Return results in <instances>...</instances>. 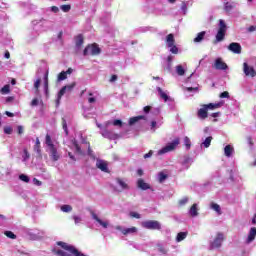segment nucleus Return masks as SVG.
Returning <instances> with one entry per match:
<instances>
[{"label":"nucleus","instance_id":"9","mask_svg":"<svg viewBox=\"0 0 256 256\" xmlns=\"http://www.w3.org/2000/svg\"><path fill=\"white\" fill-rule=\"evenodd\" d=\"M96 167L100 169V171H103V173H109V164H107V161L97 160Z\"/></svg>","mask_w":256,"mask_h":256},{"label":"nucleus","instance_id":"37","mask_svg":"<svg viewBox=\"0 0 256 256\" xmlns=\"http://www.w3.org/2000/svg\"><path fill=\"white\" fill-rule=\"evenodd\" d=\"M176 73L177 75H180V76L185 75V69L183 68V66L181 65L176 66Z\"/></svg>","mask_w":256,"mask_h":256},{"label":"nucleus","instance_id":"31","mask_svg":"<svg viewBox=\"0 0 256 256\" xmlns=\"http://www.w3.org/2000/svg\"><path fill=\"white\" fill-rule=\"evenodd\" d=\"M46 145L49 147V149L55 147V144H53V141L51 140V136L49 134L46 135Z\"/></svg>","mask_w":256,"mask_h":256},{"label":"nucleus","instance_id":"7","mask_svg":"<svg viewBox=\"0 0 256 256\" xmlns=\"http://www.w3.org/2000/svg\"><path fill=\"white\" fill-rule=\"evenodd\" d=\"M228 50L231 51L232 53H235L236 55H241V51H242L241 44L237 42H232L229 44Z\"/></svg>","mask_w":256,"mask_h":256},{"label":"nucleus","instance_id":"56","mask_svg":"<svg viewBox=\"0 0 256 256\" xmlns=\"http://www.w3.org/2000/svg\"><path fill=\"white\" fill-rule=\"evenodd\" d=\"M51 11H52V13H59V7H57V6H52V7H51Z\"/></svg>","mask_w":256,"mask_h":256},{"label":"nucleus","instance_id":"33","mask_svg":"<svg viewBox=\"0 0 256 256\" xmlns=\"http://www.w3.org/2000/svg\"><path fill=\"white\" fill-rule=\"evenodd\" d=\"M61 211H63V213H71V211H73V207H71V205H62Z\"/></svg>","mask_w":256,"mask_h":256},{"label":"nucleus","instance_id":"29","mask_svg":"<svg viewBox=\"0 0 256 256\" xmlns=\"http://www.w3.org/2000/svg\"><path fill=\"white\" fill-rule=\"evenodd\" d=\"M34 150L36 151V153H38V155H41V142L39 141V138L36 139Z\"/></svg>","mask_w":256,"mask_h":256},{"label":"nucleus","instance_id":"5","mask_svg":"<svg viewBox=\"0 0 256 256\" xmlns=\"http://www.w3.org/2000/svg\"><path fill=\"white\" fill-rule=\"evenodd\" d=\"M243 73L246 77H256V70L253 66H249L247 62L243 63Z\"/></svg>","mask_w":256,"mask_h":256},{"label":"nucleus","instance_id":"36","mask_svg":"<svg viewBox=\"0 0 256 256\" xmlns=\"http://www.w3.org/2000/svg\"><path fill=\"white\" fill-rule=\"evenodd\" d=\"M167 177H169V176L167 174H165L164 172H159V174H158L159 183H163V181H165V179H167Z\"/></svg>","mask_w":256,"mask_h":256},{"label":"nucleus","instance_id":"45","mask_svg":"<svg viewBox=\"0 0 256 256\" xmlns=\"http://www.w3.org/2000/svg\"><path fill=\"white\" fill-rule=\"evenodd\" d=\"M178 203L181 206L187 205V203H189V198L188 197H184V198L180 199Z\"/></svg>","mask_w":256,"mask_h":256},{"label":"nucleus","instance_id":"12","mask_svg":"<svg viewBox=\"0 0 256 256\" xmlns=\"http://www.w3.org/2000/svg\"><path fill=\"white\" fill-rule=\"evenodd\" d=\"M76 85H77L76 82H72L71 84H68V85L62 87V88L60 89V91H59V92H60V96L65 95V93H67V91H68L69 93H71V91H73V89H75Z\"/></svg>","mask_w":256,"mask_h":256},{"label":"nucleus","instance_id":"15","mask_svg":"<svg viewBox=\"0 0 256 256\" xmlns=\"http://www.w3.org/2000/svg\"><path fill=\"white\" fill-rule=\"evenodd\" d=\"M157 91H158V95H159L160 99H163V101H165V103H167V101H171V98L169 97V95L166 94L165 91H163V88L157 87Z\"/></svg>","mask_w":256,"mask_h":256},{"label":"nucleus","instance_id":"60","mask_svg":"<svg viewBox=\"0 0 256 256\" xmlns=\"http://www.w3.org/2000/svg\"><path fill=\"white\" fill-rule=\"evenodd\" d=\"M33 182H34L35 185H38V187L42 185V182L37 180V178H34Z\"/></svg>","mask_w":256,"mask_h":256},{"label":"nucleus","instance_id":"18","mask_svg":"<svg viewBox=\"0 0 256 256\" xmlns=\"http://www.w3.org/2000/svg\"><path fill=\"white\" fill-rule=\"evenodd\" d=\"M92 217L95 221H97V223H99V225L103 226L104 229H107V227H109V223L103 222V220H101L99 216H97V214L93 213Z\"/></svg>","mask_w":256,"mask_h":256},{"label":"nucleus","instance_id":"34","mask_svg":"<svg viewBox=\"0 0 256 256\" xmlns=\"http://www.w3.org/2000/svg\"><path fill=\"white\" fill-rule=\"evenodd\" d=\"M117 183L122 187V189H129V185H127L123 179L117 178Z\"/></svg>","mask_w":256,"mask_h":256},{"label":"nucleus","instance_id":"13","mask_svg":"<svg viewBox=\"0 0 256 256\" xmlns=\"http://www.w3.org/2000/svg\"><path fill=\"white\" fill-rule=\"evenodd\" d=\"M116 229L118 231H121V233L123 235H130V234H133V233H137V227L133 226L131 228H125V229H122L121 226H117Z\"/></svg>","mask_w":256,"mask_h":256},{"label":"nucleus","instance_id":"47","mask_svg":"<svg viewBox=\"0 0 256 256\" xmlns=\"http://www.w3.org/2000/svg\"><path fill=\"white\" fill-rule=\"evenodd\" d=\"M220 99H229V92L224 91L219 95Z\"/></svg>","mask_w":256,"mask_h":256},{"label":"nucleus","instance_id":"32","mask_svg":"<svg viewBox=\"0 0 256 256\" xmlns=\"http://www.w3.org/2000/svg\"><path fill=\"white\" fill-rule=\"evenodd\" d=\"M2 95H7L11 93V86L9 84H6L2 89H1Z\"/></svg>","mask_w":256,"mask_h":256},{"label":"nucleus","instance_id":"42","mask_svg":"<svg viewBox=\"0 0 256 256\" xmlns=\"http://www.w3.org/2000/svg\"><path fill=\"white\" fill-rule=\"evenodd\" d=\"M170 47V52L173 53V55H177L179 53V48H177V46L175 44H173L172 46H168Z\"/></svg>","mask_w":256,"mask_h":256},{"label":"nucleus","instance_id":"23","mask_svg":"<svg viewBox=\"0 0 256 256\" xmlns=\"http://www.w3.org/2000/svg\"><path fill=\"white\" fill-rule=\"evenodd\" d=\"M75 41H76V47H81V45H83V43L85 42V39L83 38V34H79L75 37Z\"/></svg>","mask_w":256,"mask_h":256},{"label":"nucleus","instance_id":"58","mask_svg":"<svg viewBox=\"0 0 256 256\" xmlns=\"http://www.w3.org/2000/svg\"><path fill=\"white\" fill-rule=\"evenodd\" d=\"M115 81H117V75H112L110 78V83H115Z\"/></svg>","mask_w":256,"mask_h":256},{"label":"nucleus","instance_id":"61","mask_svg":"<svg viewBox=\"0 0 256 256\" xmlns=\"http://www.w3.org/2000/svg\"><path fill=\"white\" fill-rule=\"evenodd\" d=\"M143 111L144 113H149L151 111V106H145Z\"/></svg>","mask_w":256,"mask_h":256},{"label":"nucleus","instance_id":"59","mask_svg":"<svg viewBox=\"0 0 256 256\" xmlns=\"http://www.w3.org/2000/svg\"><path fill=\"white\" fill-rule=\"evenodd\" d=\"M160 253H163L164 255L167 253V250L163 246H159Z\"/></svg>","mask_w":256,"mask_h":256},{"label":"nucleus","instance_id":"2","mask_svg":"<svg viewBox=\"0 0 256 256\" xmlns=\"http://www.w3.org/2000/svg\"><path fill=\"white\" fill-rule=\"evenodd\" d=\"M227 33V24H225V20H219V29L216 34V41L215 43H221L225 39V35Z\"/></svg>","mask_w":256,"mask_h":256},{"label":"nucleus","instance_id":"27","mask_svg":"<svg viewBox=\"0 0 256 256\" xmlns=\"http://www.w3.org/2000/svg\"><path fill=\"white\" fill-rule=\"evenodd\" d=\"M234 7H235L234 4L226 2L224 6V10L226 11V13H230V11H233Z\"/></svg>","mask_w":256,"mask_h":256},{"label":"nucleus","instance_id":"28","mask_svg":"<svg viewBox=\"0 0 256 256\" xmlns=\"http://www.w3.org/2000/svg\"><path fill=\"white\" fill-rule=\"evenodd\" d=\"M211 209H213V211H216L218 215H221V206H219V204L211 203Z\"/></svg>","mask_w":256,"mask_h":256},{"label":"nucleus","instance_id":"54","mask_svg":"<svg viewBox=\"0 0 256 256\" xmlns=\"http://www.w3.org/2000/svg\"><path fill=\"white\" fill-rule=\"evenodd\" d=\"M32 107H37L39 105V100L37 98H34L31 102Z\"/></svg>","mask_w":256,"mask_h":256},{"label":"nucleus","instance_id":"44","mask_svg":"<svg viewBox=\"0 0 256 256\" xmlns=\"http://www.w3.org/2000/svg\"><path fill=\"white\" fill-rule=\"evenodd\" d=\"M4 133L6 135H11V133H13V128L11 126H5L4 127Z\"/></svg>","mask_w":256,"mask_h":256},{"label":"nucleus","instance_id":"26","mask_svg":"<svg viewBox=\"0 0 256 256\" xmlns=\"http://www.w3.org/2000/svg\"><path fill=\"white\" fill-rule=\"evenodd\" d=\"M141 119H145V116L132 117L129 120V125H135V123H137V121H141Z\"/></svg>","mask_w":256,"mask_h":256},{"label":"nucleus","instance_id":"4","mask_svg":"<svg viewBox=\"0 0 256 256\" xmlns=\"http://www.w3.org/2000/svg\"><path fill=\"white\" fill-rule=\"evenodd\" d=\"M142 227H144V229L160 231L161 224L159 223V221H156V220H148V221L142 222Z\"/></svg>","mask_w":256,"mask_h":256},{"label":"nucleus","instance_id":"20","mask_svg":"<svg viewBox=\"0 0 256 256\" xmlns=\"http://www.w3.org/2000/svg\"><path fill=\"white\" fill-rule=\"evenodd\" d=\"M187 235H189L188 232H180L176 236L177 243H181V241H184V239H187Z\"/></svg>","mask_w":256,"mask_h":256},{"label":"nucleus","instance_id":"19","mask_svg":"<svg viewBox=\"0 0 256 256\" xmlns=\"http://www.w3.org/2000/svg\"><path fill=\"white\" fill-rule=\"evenodd\" d=\"M166 42L168 47L175 45V36L173 34H168L166 37Z\"/></svg>","mask_w":256,"mask_h":256},{"label":"nucleus","instance_id":"64","mask_svg":"<svg viewBox=\"0 0 256 256\" xmlns=\"http://www.w3.org/2000/svg\"><path fill=\"white\" fill-rule=\"evenodd\" d=\"M189 161H191V158L185 157L182 164H183V165H187V163H189Z\"/></svg>","mask_w":256,"mask_h":256},{"label":"nucleus","instance_id":"57","mask_svg":"<svg viewBox=\"0 0 256 256\" xmlns=\"http://www.w3.org/2000/svg\"><path fill=\"white\" fill-rule=\"evenodd\" d=\"M248 33H253V31H256V26H250L247 29Z\"/></svg>","mask_w":256,"mask_h":256},{"label":"nucleus","instance_id":"1","mask_svg":"<svg viewBox=\"0 0 256 256\" xmlns=\"http://www.w3.org/2000/svg\"><path fill=\"white\" fill-rule=\"evenodd\" d=\"M181 145V138L176 137L172 142H169L166 146L158 151V155H165V153H171V151H175L177 147Z\"/></svg>","mask_w":256,"mask_h":256},{"label":"nucleus","instance_id":"53","mask_svg":"<svg viewBox=\"0 0 256 256\" xmlns=\"http://www.w3.org/2000/svg\"><path fill=\"white\" fill-rule=\"evenodd\" d=\"M24 161H27V159H29V157H31V155L29 154V151H27V149H24Z\"/></svg>","mask_w":256,"mask_h":256},{"label":"nucleus","instance_id":"35","mask_svg":"<svg viewBox=\"0 0 256 256\" xmlns=\"http://www.w3.org/2000/svg\"><path fill=\"white\" fill-rule=\"evenodd\" d=\"M211 141H213V137L209 136L207 137L204 142H203V145L204 147L207 149L211 146Z\"/></svg>","mask_w":256,"mask_h":256},{"label":"nucleus","instance_id":"39","mask_svg":"<svg viewBox=\"0 0 256 256\" xmlns=\"http://www.w3.org/2000/svg\"><path fill=\"white\" fill-rule=\"evenodd\" d=\"M4 235L8 237V239H17V235L11 231H5Z\"/></svg>","mask_w":256,"mask_h":256},{"label":"nucleus","instance_id":"21","mask_svg":"<svg viewBox=\"0 0 256 256\" xmlns=\"http://www.w3.org/2000/svg\"><path fill=\"white\" fill-rule=\"evenodd\" d=\"M191 217H197L199 215V210L197 209V204H193L189 210Z\"/></svg>","mask_w":256,"mask_h":256},{"label":"nucleus","instance_id":"62","mask_svg":"<svg viewBox=\"0 0 256 256\" xmlns=\"http://www.w3.org/2000/svg\"><path fill=\"white\" fill-rule=\"evenodd\" d=\"M18 135H23V126H18Z\"/></svg>","mask_w":256,"mask_h":256},{"label":"nucleus","instance_id":"48","mask_svg":"<svg viewBox=\"0 0 256 256\" xmlns=\"http://www.w3.org/2000/svg\"><path fill=\"white\" fill-rule=\"evenodd\" d=\"M39 87H41V79L40 78H38L34 83V88L36 89V91H39Z\"/></svg>","mask_w":256,"mask_h":256},{"label":"nucleus","instance_id":"8","mask_svg":"<svg viewBox=\"0 0 256 256\" xmlns=\"http://www.w3.org/2000/svg\"><path fill=\"white\" fill-rule=\"evenodd\" d=\"M214 67L218 71H226V69L229 68V66H227V63L223 62V59L221 58H217L215 60Z\"/></svg>","mask_w":256,"mask_h":256},{"label":"nucleus","instance_id":"55","mask_svg":"<svg viewBox=\"0 0 256 256\" xmlns=\"http://www.w3.org/2000/svg\"><path fill=\"white\" fill-rule=\"evenodd\" d=\"M149 157H153V150H150L148 153L144 155V159H149Z\"/></svg>","mask_w":256,"mask_h":256},{"label":"nucleus","instance_id":"63","mask_svg":"<svg viewBox=\"0 0 256 256\" xmlns=\"http://www.w3.org/2000/svg\"><path fill=\"white\" fill-rule=\"evenodd\" d=\"M247 142H248L249 145H251V147H252V145H253V138H251V136H248V137H247Z\"/></svg>","mask_w":256,"mask_h":256},{"label":"nucleus","instance_id":"16","mask_svg":"<svg viewBox=\"0 0 256 256\" xmlns=\"http://www.w3.org/2000/svg\"><path fill=\"white\" fill-rule=\"evenodd\" d=\"M255 237H256V228L252 227L249 231L248 234V238L246 240V243H253V241H255Z\"/></svg>","mask_w":256,"mask_h":256},{"label":"nucleus","instance_id":"17","mask_svg":"<svg viewBox=\"0 0 256 256\" xmlns=\"http://www.w3.org/2000/svg\"><path fill=\"white\" fill-rule=\"evenodd\" d=\"M221 103H209V104H204V107L209 111H214V109H219L221 107Z\"/></svg>","mask_w":256,"mask_h":256},{"label":"nucleus","instance_id":"52","mask_svg":"<svg viewBox=\"0 0 256 256\" xmlns=\"http://www.w3.org/2000/svg\"><path fill=\"white\" fill-rule=\"evenodd\" d=\"M61 97H63V96H60V92H58V96L56 99V107H59V105H61Z\"/></svg>","mask_w":256,"mask_h":256},{"label":"nucleus","instance_id":"3","mask_svg":"<svg viewBox=\"0 0 256 256\" xmlns=\"http://www.w3.org/2000/svg\"><path fill=\"white\" fill-rule=\"evenodd\" d=\"M100 54H101V48H99V45L97 44L88 45L83 51V55L85 56L87 55L95 56Z\"/></svg>","mask_w":256,"mask_h":256},{"label":"nucleus","instance_id":"10","mask_svg":"<svg viewBox=\"0 0 256 256\" xmlns=\"http://www.w3.org/2000/svg\"><path fill=\"white\" fill-rule=\"evenodd\" d=\"M209 110L205 107V104L202 105V108H200L197 112L198 119H201L202 121L207 119L209 117Z\"/></svg>","mask_w":256,"mask_h":256},{"label":"nucleus","instance_id":"30","mask_svg":"<svg viewBox=\"0 0 256 256\" xmlns=\"http://www.w3.org/2000/svg\"><path fill=\"white\" fill-rule=\"evenodd\" d=\"M60 9L63 13H69L71 11V4H63L60 6Z\"/></svg>","mask_w":256,"mask_h":256},{"label":"nucleus","instance_id":"24","mask_svg":"<svg viewBox=\"0 0 256 256\" xmlns=\"http://www.w3.org/2000/svg\"><path fill=\"white\" fill-rule=\"evenodd\" d=\"M224 155L226 157H231L233 155V147L231 145H226L224 148Z\"/></svg>","mask_w":256,"mask_h":256},{"label":"nucleus","instance_id":"22","mask_svg":"<svg viewBox=\"0 0 256 256\" xmlns=\"http://www.w3.org/2000/svg\"><path fill=\"white\" fill-rule=\"evenodd\" d=\"M206 34H207V32H205V31L198 33L197 37L194 38V43H201V41H203V39H205Z\"/></svg>","mask_w":256,"mask_h":256},{"label":"nucleus","instance_id":"43","mask_svg":"<svg viewBox=\"0 0 256 256\" xmlns=\"http://www.w3.org/2000/svg\"><path fill=\"white\" fill-rule=\"evenodd\" d=\"M19 180L20 181H23L24 183H29L30 179H29V176L25 175V174H21L19 176Z\"/></svg>","mask_w":256,"mask_h":256},{"label":"nucleus","instance_id":"40","mask_svg":"<svg viewBox=\"0 0 256 256\" xmlns=\"http://www.w3.org/2000/svg\"><path fill=\"white\" fill-rule=\"evenodd\" d=\"M67 79V72L62 71L58 74V81H65Z\"/></svg>","mask_w":256,"mask_h":256},{"label":"nucleus","instance_id":"25","mask_svg":"<svg viewBox=\"0 0 256 256\" xmlns=\"http://www.w3.org/2000/svg\"><path fill=\"white\" fill-rule=\"evenodd\" d=\"M44 87H45V93L46 95H49V74L46 73L45 78H44Z\"/></svg>","mask_w":256,"mask_h":256},{"label":"nucleus","instance_id":"50","mask_svg":"<svg viewBox=\"0 0 256 256\" xmlns=\"http://www.w3.org/2000/svg\"><path fill=\"white\" fill-rule=\"evenodd\" d=\"M74 147L76 149V152H78L79 155H81V153H82L81 146H79V144L77 142H74Z\"/></svg>","mask_w":256,"mask_h":256},{"label":"nucleus","instance_id":"38","mask_svg":"<svg viewBox=\"0 0 256 256\" xmlns=\"http://www.w3.org/2000/svg\"><path fill=\"white\" fill-rule=\"evenodd\" d=\"M184 145L188 151L191 149V139L187 136L184 137Z\"/></svg>","mask_w":256,"mask_h":256},{"label":"nucleus","instance_id":"46","mask_svg":"<svg viewBox=\"0 0 256 256\" xmlns=\"http://www.w3.org/2000/svg\"><path fill=\"white\" fill-rule=\"evenodd\" d=\"M114 127H123V121L117 119L113 121Z\"/></svg>","mask_w":256,"mask_h":256},{"label":"nucleus","instance_id":"6","mask_svg":"<svg viewBox=\"0 0 256 256\" xmlns=\"http://www.w3.org/2000/svg\"><path fill=\"white\" fill-rule=\"evenodd\" d=\"M223 241H225V236L223 235V233L219 232L217 234L216 238L214 239V241L211 243V248L219 249V247H221Z\"/></svg>","mask_w":256,"mask_h":256},{"label":"nucleus","instance_id":"11","mask_svg":"<svg viewBox=\"0 0 256 256\" xmlns=\"http://www.w3.org/2000/svg\"><path fill=\"white\" fill-rule=\"evenodd\" d=\"M50 150V159H52V161H59L61 159V154L59 153V151H57V147H52L49 148Z\"/></svg>","mask_w":256,"mask_h":256},{"label":"nucleus","instance_id":"41","mask_svg":"<svg viewBox=\"0 0 256 256\" xmlns=\"http://www.w3.org/2000/svg\"><path fill=\"white\" fill-rule=\"evenodd\" d=\"M62 128L65 131L66 135H69V129L67 128V120H65V118H62Z\"/></svg>","mask_w":256,"mask_h":256},{"label":"nucleus","instance_id":"49","mask_svg":"<svg viewBox=\"0 0 256 256\" xmlns=\"http://www.w3.org/2000/svg\"><path fill=\"white\" fill-rule=\"evenodd\" d=\"M130 217H132L134 219H141V214H139L137 212H131Z\"/></svg>","mask_w":256,"mask_h":256},{"label":"nucleus","instance_id":"51","mask_svg":"<svg viewBox=\"0 0 256 256\" xmlns=\"http://www.w3.org/2000/svg\"><path fill=\"white\" fill-rule=\"evenodd\" d=\"M74 223L77 225L81 223L82 219L79 216H73Z\"/></svg>","mask_w":256,"mask_h":256},{"label":"nucleus","instance_id":"14","mask_svg":"<svg viewBox=\"0 0 256 256\" xmlns=\"http://www.w3.org/2000/svg\"><path fill=\"white\" fill-rule=\"evenodd\" d=\"M137 187L138 189H141L142 191H147V189H151V185L147 184L145 180L138 179L137 181Z\"/></svg>","mask_w":256,"mask_h":256}]
</instances>
